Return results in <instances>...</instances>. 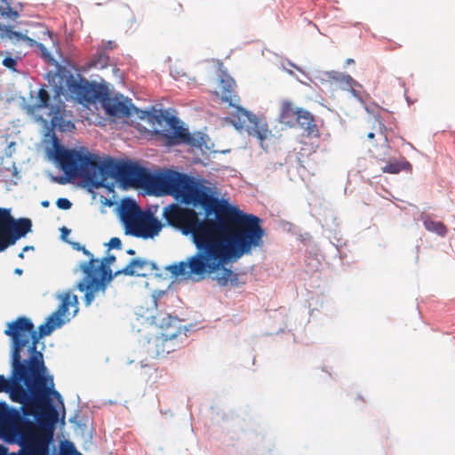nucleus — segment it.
Listing matches in <instances>:
<instances>
[{
  "instance_id": "nucleus-3",
  "label": "nucleus",
  "mask_w": 455,
  "mask_h": 455,
  "mask_svg": "<svg viewBox=\"0 0 455 455\" xmlns=\"http://www.w3.org/2000/svg\"><path fill=\"white\" fill-rule=\"evenodd\" d=\"M36 361L31 363L12 359L11 379L0 375V393H9L12 401L21 404L24 415L33 416L39 424H53L58 412L52 406L51 396L61 401L54 389L53 379L36 369Z\"/></svg>"
},
{
  "instance_id": "nucleus-45",
  "label": "nucleus",
  "mask_w": 455,
  "mask_h": 455,
  "mask_svg": "<svg viewBox=\"0 0 455 455\" xmlns=\"http://www.w3.org/2000/svg\"><path fill=\"white\" fill-rule=\"evenodd\" d=\"M49 204H50V203H49L48 201H43V202L41 203V205H42L43 207H44V208L48 207V206H49Z\"/></svg>"
},
{
  "instance_id": "nucleus-26",
  "label": "nucleus",
  "mask_w": 455,
  "mask_h": 455,
  "mask_svg": "<svg viewBox=\"0 0 455 455\" xmlns=\"http://www.w3.org/2000/svg\"><path fill=\"white\" fill-rule=\"evenodd\" d=\"M161 339L157 338V335L152 336L148 338L147 342L143 345L144 351L150 358H158L161 357L160 352L157 348V343L162 345Z\"/></svg>"
},
{
  "instance_id": "nucleus-43",
  "label": "nucleus",
  "mask_w": 455,
  "mask_h": 455,
  "mask_svg": "<svg viewBox=\"0 0 455 455\" xmlns=\"http://www.w3.org/2000/svg\"><path fill=\"white\" fill-rule=\"evenodd\" d=\"M72 245H73V248L77 251H81L82 248L84 247V245H81L79 243H73Z\"/></svg>"
},
{
  "instance_id": "nucleus-29",
  "label": "nucleus",
  "mask_w": 455,
  "mask_h": 455,
  "mask_svg": "<svg viewBox=\"0 0 455 455\" xmlns=\"http://www.w3.org/2000/svg\"><path fill=\"white\" fill-rule=\"evenodd\" d=\"M371 124H372L373 131L370 132L367 134V138L369 140H372V139H374L375 135L378 134V135L383 136L386 139V134H385L386 126H385L384 123L382 122V120L380 119L379 116H374L371 118Z\"/></svg>"
},
{
  "instance_id": "nucleus-44",
  "label": "nucleus",
  "mask_w": 455,
  "mask_h": 455,
  "mask_svg": "<svg viewBox=\"0 0 455 455\" xmlns=\"http://www.w3.org/2000/svg\"><path fill=\"white\" fill-rule=\"evenodd\" d=\"M69 232H70V230L68 229L67 228H61V233H62L61 235H62V237L64 238L65 235L69 234Z\"/></svg>"
},
{
  "instance_id": "nucleus-10",
  "label": "nucleus",
  "mask_w": 455,
  "mask_h": 455,
  "mask_svg": "<svg viewBox=\"0 0 455 455\" xmlns=\"http://www.w3.org/2000/svg\"><path fill=\"white\" fill-rule=\"evenodd\" d=\"M161 116L166 124L167 128L164 129L165 136L172 141V143H186L191 147L199 148L203 143V137L200 134L195 135L188 132L180 124V120L169 115Z\"/></svg>"
},
{
  "instance_id": "nucleus-34",
  "label": "nucleus",
  "mask_w": 455,
  "mask_h": 455,
  "mask_svg": "<svg viewBox=\"0 0 455 455\" xmlns=\"http://www.w3.org/2000/svg\"><path fill=\"white\" fill-rule=\"evenodd\" d=\"M340 81L346 83L350 87H353L354 85H358L357 82L355 81L349 75H342ZM350 92L355 97L361 99L359 92L355 89L352 88Z\"/></svg>"
},
{
  "instance_id": "nucleus-36",
  "label": "nucleus",
  "mask_w": 455,
  "mask_h": 455,
  "mask_svg": "<svg viewBox=\"0 0 455 455\" xmlns=\"http://www.w3.org/2000/svg\"><path fill=\"white\" fill-rule=\"evenodd\" d=\"M56 205L61 210H69L72 206L71 202L67 198H59L56 201Z\"/></svg>"
},
{
  "instance_id": "nucleus-40",
  "label": "nucleus",
  "mask_w": 455,
  "mask_h": 455,
  "mask_svg": "<svg viewBox=\"0 0 455 455\" xmlns=\"http://www.w3.org/2000/svg\"><path fill=\"white\" fill-rule=\"evenodd\" d=\"M157 338L158 339H161L162 340V345H160L159 343H157V348L160 352V355H163V353H164V337H163V332L161 333V335H157Z\"/></svg>"
},
{
  "instance_id": "nucleus-6",
  "label": "nucleus",
  "mask_w": 455,
  "mask_h": 455,
  "mask_svg": "<svg viewBox=\"0 0 455 455\" xmlns=\"http://www.w3.org/2000/svg\"><path fill=\"white\" fill-rule=\"evenodd\" d=\"M31 228V220L27 218L15 220L12 217L10 209L0 208V252L25 236Z\"/></svg>"
},
{
  "instance_id": "nucleus-51",
  "label": "nucleus",
  "mask_w": 455,
  "mask_h": 455,
  "mask_svg": "<svg viewBox=\"0 0 455 455\" xmlns=\"http://www.w3.org/2000/svg\"><path fill=\"white\" fill-rule=\"evenodd\" d=\"M153 303H154V306L156 307L157 306V299L156 298H154L153 299Z\"/></svg>"
},
{
  "instance_id": "nucleus-16",
  "label": "nucleus",
  "mask_w": 455,
  "mask_h": 455,
  "mask_svg": "<svg viewBox=\"0 0 455 455\" xmlns=\"http://www.w3.org/2000/svg\"><path fill=\"white\" fill-rule=\"evenodd\" d=\"M301 108L290 100H281L277 118L279 124L290 129L295 128L296 118Z\"/></svg>"
},
{
  "instance_id": "nucleus-24",
  "label": "nucleus",
  "mask_w": 455,
  "mask_h": 455,
  "mask_svg": "<svg viewBox=\"0 0 455 455\" xmlns=\"http://www.w3.org/2000/svg\"><path fill=\"white\" fill-rule=\"evenodd\" d=\"M84 255L89 257L88 262H84L80 265V269L85 274L87 277H92L97 275V268L94 265L99 262L98 259H93V255L84 246L81 250Z\"/></svg>"
},
{
  "instance_id": "nucleus-17",
  "label": "nucleus",
  "mask_w": 455,
  "mask_h": 455,
  "mask_svg": "<svg viewBox=\"0 0 455 455\" xmlns=\"http://www.w3.org/2000/svg\"><path fill=\"white\" fill-rule=\"evenodd\" d=\"M235 81L229 76L225 75L220 80L219 89L222 102L228 103L230 107H235L240 103V98L235 93Z\"/></svg>"
},
{
  "instance_id": "nucleus-33",
  "label": "nucleus",
  "mask_w": 455,
  "mask_h": 455,
  "mask_svg": "<svg viewBox=\"0 0 455 455\" xmlns=\"http://www.w3.org/2000/svg\"><path fill=\"white\" fill-rule=\"evenodd\" d=\"M403 169L402 164L397 161H389L383 168V172H388L392 174L399 173Z\"/></svg>"
},
{
  "instance_id": "nucleus-8",
  "label": "nucleus",
  "mask_w": 455,
  "mask_h": 455,
  "mask_svg": "<svg viewBox=\"0 0 455 455\" xmlns=\"http://www.w3.org/2000/svg\"><path fill=\"white\" fill-rule=\"evenodd\" d=\"M24 416L25 415H22L18 410L7 409L2 413L1 419L4 427L8 433L19 436L24 442H29L27 448L28 451L32 442L34 440H39V438H32L35 425ZM40 441L42 440L40 439Z\"/></svg>"
},
{
  "instance_id": "nucleus-28",
  "label": "nucleus",
  "mask_w": 455,
  "mask_h": 455,
  "mask_svg": "<svg viewBox=\"0 0 455 455\" xmlns=\"http://www.w3.org/2000/svg\"><path fill=\"white\" fill-rule=\"evenodd\" d=\"M7 34V39L10 40L12 43H18L20 41L25 42L28 46H36L37 42L26 35H23L20 32L14 31L12 27H10Z\"/></svg>"
},
{
  "instance_id": "nucleus-21",
  "label": "nucleus",
  "mask_w": 455,
  "mask_h": 455,
  "mask_svg": "<svg viewBox=\"0 0 455 455\" xmlns=\"http://www.w3.org/2000/svg\"><path fill=\"white\" fill-rule=\"evenodd\" d=\"M246 131L250 135L255 136L260 142L264 141L270 133L267 123L257 116H255V120H252Z\"/></svg>"
},
{
  "instance_id": "nucleus-11",
  "label": "nucleus",
  "mask_w": 455,
  "mask_h": 455,
  "mask_svg": "<svg viewBox=\"0 0 455 455\" xmlns=\"http://www.w3.org/2000/svg\"><path fill=\"white\" fill-rule=\"evenodd\" d=\"M102 106L109 116L117 118L129 117L134 108L131 100L123 95L103 99Z\"/></svg>"
},
{
  "instance_id": "nucleus-4",
  "label": "nucleus",
  "mask_w": 455,
  "mask_h": 455,
  "mask_svg": "<svg viewBox=\"0 0 455 455\" xmlns=\"http://www.w3.org/2000/svg\"><path fill=\"white\" fill-rule=\"evenodd\" d=\"M78 299L76 295L66 292L61 296V303L57 310L53 312L47 319L46 322L38 327V331L34 327V343L29 345L28 349V358L26 359L28 363H31L32 359L36 361V369L45 375L46 367L44 363L43 354L37 350V344L40 339L49 336L55 329L60 328L64 323L63 319L68 314L69 307H75L74 313L76 314L77 308Z\"/></svg>"
},
{
  "instance_id": "nucleus-46",
  "label": "nucleus",
  "mask_w": 455,
  "mask_h": 455,
  "mask_svg": "<svg viewBox=\"0 0 455 455\" xmlns=\"http://www.w3.org/2000/svg\"><path fill=\"white\" fill-rule=\"evenodd\" d=\"M126 253L129 254V255H134L135 254V251L133 249H128L126 251Z\"/></svg>"
},
{
  "instance_id": "nucleus-13",
  "label": "nucleus",
  "mask_w": 455,
  "mask_h": 455,
  "mask_svg": "<svg viewBox=\"0 0 455 455\" xmlns=\"http://www.w3.org/2000/svg\"><path fill=\"white\" fill-rule=\"evenodd\" d=\"M157 270L156 263L144 259H133L124 268L117 270L115 275L141 276L147 277Z\"/></svg>"
},
{
  "instance_id": "nucleus-47",
  "label": "nucleus",
  "mask_w": 455,
  "mask_h": 455,
  "mask_svg": "<svg viewBox=\"0 0 455 455\" xmlns=\"http://www.w3.org/2000/svg\"><path fill=\"white\" fill-rule=\"evenodd\" d=\"M33 249H34V247H33V246H25V247L23 248V251H30V250H33Z\"/></svg>"
},
{
  "instance_id": "nucleus-35",
  "label": "nucleus",
  "mask_w": 455,
  "mask_h": 455,
  "mask_svg": "<svg viewBox=\"0 0 455 455\" xmlns=\"http://www.w3.org/2000/svg\"><path fill=\"white\" fill-rule=\"evenodd\" d=\"M3 66L12 71H17V59L11 56L5 57L2 61Z\"/></svg>"
},
{
  "instance_id": "nucleus-49",
  "label": "nucleus",
  "mask_w": 455,
  "mask_h": 455,
  "mask_svg": "<svg viewBox=\"0 0 455 455\" xmlns=\"http://www.w3.org/2000/svg\"><path fill=\"white\" fill-rule=\"evenodd\" d=\"M73 451L76 453V455H82L81 453L77 452L75 449L73 450ZM60 455H70V454L62 452Z\"/></svg>"
},
{
  "instance_id": "nucleus-53",
  "label": "nucleus",
  "mask_w": 455,
  "mask_h": 455,
  "mask_svg": "<svg viewBox=\"0 0 455 455\" xmlns=\"http://www.w3.org/2000/svg\"><path fill=\"white\" fill-rule=\"evenodd\" d=\"M45 33H46L48 36H51L50 31H48V30H47Z\"/></svg>"
},
{
  "instance_id": "nucleus-42",
  "label": "nucleus",
  "mask_w": 455,
  "mask_h": 455,
  "mask_svg": "<svg viewBox=\"0 0 455 455\" xmlns=\"http://www.w3.org/2000/svg\"><path fill=\"white\" fill-rule=\"evenodd\" d=\"M36 47L39 48L44 54L48 53L46 47L43 44L37 43Z\"/></svg>"
},
{
  "instance_id": "nucleus-32",
  "label": "nucleus",
  "mask_w": 455,
  "mask_h": 455,
  "mask_svg": "<svg viewBox=\"0 0 455 455\" xmlns=\"http://www.w3.org/2000/svg\"><path fill=\"white\" fill-rule=\"evenodd\" d=\"M94 268H97V274L100 272V279L103 283L104 282H110L115 275V274H112V270L110 269V267L108 266V264H104V262L97 263L94 265Z\"/></svg>"
},
{
  "instance_id": "nucleus-25",
  "label": "nucleus",
  "mask_w": 455,
  "mask_h": 455,
  "mask_svg": "<svg viewBox=\"0 0 455 455\" xmlns=\"http://www.w3.org/2000/svg\"><path fill=\"white\" fill-rule=\"evenodd\" d=\"M109 66V57L106 52L100 48L97 50L94 56L92 58L89 68H95L99 69L106 68Z\"/></svg>"
},
{
  "instance_id": "nucleus-27",
  "label": "nucleus",
  "mask_w": 455,
  "mask_h": 455,
  "mask_svg": "<svg viewBox=\"0 0 455 455\" xmlns=\"http://www.w3.org/2000/svg\"><path fill=\"white\" fill-rule=\"evenodd\" d=\"M423 225L427 230L434 232L441 236H444L448 231L443 222L435 221L430 218H426L423 221Z\"/></svg>"
},
{
  "instance_id": "nucleus-31",
  "label": "nucleus",
  "mask_w": 455,
  "mask_h": 455,
  "mask_svg": "<svg viewBox=\"0 0 455 455\" xmlns=\"http://www.w3.org/2000/svg\"><path fill=\"white\" fill-rule=\"evenodd\" d=\"M0 15L11 20H16L20 14L16 10H13L6 0H0Z\"/></svg>"
},
{
  "instance_id": "nucleus-9",
  "label": "nucleus",
  "mask_w": 455,
  "mask_h": 455,
  "mask_svg": "<svg viewBox=\"0 0 455 455\" xmlns=\"http://www.w3.org/2000/svg\"><path fill=\"white\" fill-rule=\"evenodd\" d=\"M49 102L50 95L48 92L44 88H40L37 92L35 108L37 109H42L49 107L50 111L48 115L51 119V124L53 127L58 128L60 132H68L74 129V124L70 121L65 120V104L61 100H59L57 103L50 106Z\"/></svg>"
},
{
  "instance_id": "nucleus-5",
  "label": "nucleus",
  "mask_w": 455,
  "mask_h": 455,
  "mask_svg": "<svg viewBox=\"0 0 455 455\" xmlns=\"http://www.w3.org/2000/svg\"><path fill=\"white\" fill-rule=\"evenodd\" d=\"M34 323L26 316H19L7 323L4 334L12 340V359L23 361L21 353L25 347L34 343Z\"/></svg>"
},
{
  "instance_id": "nucleus-1",
  "label": "nucleus",
  "mask_w": 455,
  "mask_h": 455,
  "mask_svg": "<svg viewBox=\"0 0 455 455\" xmlns=\"http://www.w3.org/2000/svg\"><path fill=\"white\" fill-rule=\"evenodd\" d=\"M181 186L178 194L170 195L186 205L202 206L206 215L214 218L199 219L197 212L172 203L163 209L164 224L185 235H190L197 251L187 261L174 263L166 267L173 277L199 282L206 273H212L232 259L249 254L252 248L260 247L265 230L261 220L243 213L227 201L211 194L201 180L180 172Z\"/></svg>"
},
{
  "instance_id": "nucleus-38",
  "label": "nucleus",
  "mask_w": 455,
  "mask_h": 455,
  "mask_svg": "<svg viewBox=\"0 0 455 455\" xmlns=\"http://www.w3.org/2000/svg\"><path fill=\"white\" fill-rule=\"evenodd\" d=\"M116 44L114 41H108L104 44V46L102 48H100V50L104 51L106 52L107 50H114L116 48Z\"/></svg>"
},
{
  "instance_id": "nucleus-2",
  "label": "nucleus",
  "mask_w": 455,
  "mask_h": 455,
  "mask_svg": "<svg viewBox=\"0 0 455 455\" xmlns=\"http://www.w3.org/2000/svg\"><path fill=\"white\" fill-rule=\"evenodd\" d=\"M54 158L70 178H84L94 188L105 187V182L114 177L123 188H147L154 195L178 194L182 180L180 172L165 169L156 174L133 162L116 163L111 158L102 160L86 148L67 149L53 140Z\"/></svg>"
},
{
  "instance_id": "nucleus-7",
  "label": "nucleus",
  "mask_w": 455,
  "mask_h": 455,
  "mask_svg": "<svg viewBox=\"0 0 455 455\" xmlns=\"http://www.w3.org/2000/svg\"><path fill=\"white\" fill-rule=\"evenodd\" d=\"M152 323L162 330L163 337H164V353L161 357L175 351L179 347L176 338L183 329L181 320L165 312H158L152 316Z\"/></svg>"
},
{
  "instance_id": "nucleus-50",
  "label": "nucleus",
  "mask_w": 455,
  "mask_h": 455,
  "mask_svg": "<svg viewBox=\"0 0 455 455\" xmlns=\"http://www.w3.org/2000/svg\"><path fill=\"white\" fill-rule=\"evenodd\" d=\"M15 273L18 274V275H21L22 274V270L20 269V268H16L15 269Z\"/></svg>"
},
{
  "instance_id": "nucleus-41",
  "label": "nucleus",
  "mask_w": 455,
  "mask_h": 455,
  "mask_svg": "<svg viewBox=\"0 0 455 455\" xmlns=\"http://www.w3.org/2000/svg\"><path fill=\"white\" fill-rule=\"evenodd\" d=\"M116 258L115 255H108V257H106L104 259V264H108V266L109 267L112 263H114L116 261Z\"/></svg>"
},
{
  "instance_id": "nucleus-48",
  "label": "nucleus",
  "mask_w": 455,
  "mask_h": 455,
  "mask_svg": "<svg viewBox=\"0 0 455 455\" xmlns=\"http://www.w3.org/2000/svg\"><path fill=\"white\" fill-rule=\"evenodd\" d=\"M354 62H355V61H354V60H353V59H347V60H346V64H347V65L353 64Z\"/></svg>"
},
{
  "instance_id": "nucleus-20",
  "label": "nucleus",
  "mask_w": 455,
  "mask_h": 455,
  "mask_svg": "<svg viewBox=\"0 0 455 455\" xmlns=\"http://www.w3.org/2000/svg\"><path fill=\"white\" fill-rule=\"evenodd\" d=\"M235 112L231 116V122L237 130H247L252 120H255V115L243 108L239 103L234 107Z\"/></svg>"
},
{
  "instance_id": "nucleus-52",
  "label": "nucleus",
  "mask_w": 455,
  "mask_h": 455,
  "mask_svg": "<svg viewBox=\"0 0 455 455\" xmlns=\"http://www.w3.org/2000/svg\"><path fill=\"white\" fill-rule=\"evenodd\" d=\"M19 257L21 258V259L24 258V251H23L19 254Z\"/></svg>"
},
{
  "instance_id": "nucleus-19",
  "label": "nucleus",
  "mask_w": 455,
  "mask_h": 455,
  "mask_svg": "<svg viewBox=\"0 0 455 455\" xmlns=\"http://www.w3.org/2000/svg\"><path fill=\"white\" fill-rule=\"evenodd\" d=\"M296 127L306 132L307 136L318 132V128L313 114L303 108L300 112L298 113L295 122V128Z\"/></svg>"
},
{
  "instance_id": "nucleus-14",
  "label": "nucleus",
  "mask_w": 455,
  "mask_h": 455,
  "mask_svg": "<svg viewBox=\"0 0 455 455\" xmlns=\"http://www.w3.org/2000/svg\"><path fill=\"white\" fill-rule=\"evenodd\" d=\"M164 227V222L160 221L153 215H148L142 217L132 235L144 239L153 238L160 233Z\"/></svg>"
},
{
  "instance_id": "nucleus-23",
  "label": "nucleus",
  "mask_w": 455,
  "mask_h": 455,
  "mask_svg": "<svg viewBox=\"0 0 455 455\" xmlns=\"http://www.w3.org/2000/svg\"><path fill=\"white\" fill-rule=\"evenodd\" d=\"M164 12L166 18L175 20L182 14L183 6L177 0H168L164 5Z\"/></svg>"
},
{
  "instance_id": "nucleus-22",
  "label": "nucleus",
  "mask_w": 455,
  "mask_h": 455,
  "mask_svg": "<svg viewBox=\"0 0 455 455\" xmlns=\"http://www.w3.org/2000/svg\"><path fill=\"white\" fill-rule=\"evenodd\" d=\"M235 259H232V260H235ZM230 261H231V259H230ZM228 262H229V260H228ZM227 263H228V261H227ZM225 264H226V262L221 264L218 269L212 272V274H213L220 270V272L217 273L215 279L218 281L219 284H220V285H227L228 282L233 283L234 281L237 280V275L235 274L232 270L224 267L223 266ZM206 275H211V273H206L204 275V276Z\"/></svg>"
},
{
  "instance_id": "nucleus-15",
  "label": "nucleus",
  "mask_w": 455,
  "mask_h": 455,
  "mask_svg": "<svg viewBox=\"0 0 455 455\" xmlns=\"http://www.w3.org/2000/svg\"><path fill=\"white\" fill-rule=\"evenodd\" d=\"M69 91L79 103H90L98 98L96 85L86 80L72 83Z\"/></svg>"
},
{
  "instance_id": "nucleus-37",
  "label": "nucleus",
  "mask_w": 455,
  "mask_h": 455,
  "mask_svg": "<svg viewBox=\"0 0 455 455\" xmlns=\"http://www.w3.org/2000/svg\"><path fill=\"white\" fill-rule=\"evenodd\" d=\"M108 245L109 249L120 250L122 248V242L118 237H112Z\"/></svg>"
},
{
  "instance_id": "nucleus-18",
  "label": "nucleus",
  "mask_w": 455,
  "mask_h": 455,
  "mask_svg": "<svg viewBox=\"0 0 455 455\" xmlns=\"http://www.w3.org/2000/svg\"><path fill=\"white\" fill-rule=\"evenodd\" d=\"M76 287L80 291H85L84 303L86 306H90L95 298V293L100 290H105V283L93 275L92 277L86 276L77 283Z\"/></svg>"
},
{
  "instance_id": "nucleus-12",
  "label": "nucleus",
  "mask_w": 455,
  "mask_h": 455,
  "mask_svg": "<svg viewBox=\"0 0 455 455\" xmlns=\"http://www.w3.org/2000/svg\"><path fill=\"white\" fill-rule=\"evenodd\" d=\"M142 217L140 206L133 200L123 201L120 207V218L130 234L137 228Z\"/></svg>"
},
{
  "instance_id": "nucleus-39",
  "label": "nucleus",
  "mask_w": 455,
  "mask_h": 455,
  "mask_svg": "<svg viewBox=\"0 0 455 455\" xmlns=\"http://www.w3.org/2000/svg\"><path fill=\"white\" fill-rule=\"evenodd\" d=\"M10 26L0 25V40L6 38Z\"/></svg>"
},
{
  "instance_id": "nucleus-30",
  "label": "nucleus",
  "mask_w": 455,
  "mask_h": 455,
  "mask_svg": "<svg viewBox=\"0 0 455 455\" xmlns=\"http://www.w3.org/2000/svg\"><path fill=\"white\" fill-rule=\"evenodd\" d=\"M48 446L44 441L34 440L24 455H47Z\"/></svg>"
}]
</instances>
